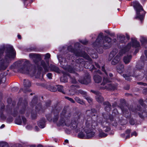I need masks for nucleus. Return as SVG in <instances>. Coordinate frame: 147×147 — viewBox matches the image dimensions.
Segmentation results:
<instances>
[{"instance_id":"obj_1","label":"nucleus","mask_w":147,"mask_h":147,"mask_svg":"<svg viewBox=\"0 0 147 147\" xmlns=\"http://www.w3.org/2000/svg\"><path fill=\"white\" fill-rule=\"evenodd\" d=\"M70 114L63 110L61 115V119L59 124L64 126H70L71 129H74L76 132H80L78 137L83 139H90L94 136V132L92 131V129L97 125L96 122L92 120L90 118L86 121L85 125H83L81 123H77L74 121L70 124V123L69 118Z\"/></svg>"},{"instance_id":"obj_2","label":"nucleus","mask_w":147,"mask_h":147,"mask_svg":"<svg viewBox=\"0 0 147 147\" xmlns=\"http://www.w3.org/2000/svg\"><path fill=\"white\" fill-rule=\"evenodd\" d=\"M16 52L13 47L10 48L6 53L5 57L0 59V70H5L9 65L11 59H13Z\"/></svg>"},{"instance_id":"obj_3","label":"nucleus","mask_w":147,"mask_h":147,"mask_svg":"<svg viewBox=\"0 0 147 147\" xmlns=\"http://www.w3.org/2000/svg\"><path fill=\"white\" fill-rule=\"evenodd\" d=\"M103 33H101L99 34L96 42L100 44L105 49H107L110 47L111 45V39L107 36L103 37Z\"/></svg>"},{"instance_id":"obj_4","label":"nucleus","mask_w":147,"mask_h":147,"mask_svg":"<svg viewBox=\"0 0 147 147\" xmlns=\"http://www.w3.org/2000/svg\"><path fill=\"white\" fill-rule=\"evenodd\" d=\"M133 5L136 11L135 18L142 20L144 19L145 14L142 6L136 1L133 2Z\"/></svg>"},{"instance_id":"obj_5","label":"nucleus","mask_w":147,"mask_h":147,"mask_svg":"<svg viewBox=\"0 0 147 147\" xmlns=\"http://www.w3.org/2000/svg\"><path fill=\"white\" fill-rule=\"evenodd\" d=\"M131 42H132L128 43L126 47L121 50L119 53V54L120 55H122L123 53H125L126 52L128 51L131 46L135 47H138L140 46L139 43L137 40L136 38H132Z\"/></svg>"},{"instance_id":"obj_6","label":"nucleus","mask_w":147,"mask_h":147,"mask_svg":"<svg viewBox=\"0 0 147 147\" xmlns=\"http://www.w3.org/2000/svg\"><path fill=\"white\" fill-rule=\"evenodd\" d=\"M109 82L107 78L104 77L102 83L101 84V85L103 86L101 87V88L114 90L116 88L117 86V84H113Z\"/></svg>"},{"instance_id":"obj_7","label":"nucleus","mask_w":147,"mask_h":147,"mask_svg":"<svg viewBox=\"0 0 147 147\" xmlns=\"http://www.w3.org/2000/svg\"><path fill=\"white\" fill-rule=\"evenodd\" d=\"M68 50L69 51L73 52L76 56H80L84 57V58L88 60L90 63H91L92 61L91 59L89 57V56L85 52H83L80 53V51H75L73 49H72V47L71 46H69L68 47Z\"/></svg>"},{"instance_id":"obj_8","label":"nucleus","mask_w":147,"mask_h":147,"mask_svg":"<svg viewBox=\"0 0 147 147\" xmlns=\"http://www.w3.org/2000/svg\"><path fill=\"white\" fill-rule=\"evenodd\" d=\"M67 71L70 72L71 74L68 75V76L71 78V81L72 83H76V79L78 80L79 77L77 74L75 73V71L71 67H69L67 69Z\"/></svg>"},{"instance_id":"obj_9","label":"nucleus","mask_w":147,"mask_h":147,"mask_svg":"<svg viewBox=\"0 0 147 147\" xmlns=\"http://www.w3.org/2000/svg\"><path fill=\"white\" fill-rule=\"evenodd\" d=\"M28 62V61H26L24 65L21 66L18 68V71L22 73H29L31 69L30 67H28L27 65Z\"/></svg>"},{"instance_id":"obj_10","label":"nucleus","mask_w":147,"mask_h":147,"mask_svg":"<svg viewBox=\"0 0 147 147\" xmlns=\"http://www.w3.org/2000/svg\"><path fill=\"white\" fill-rule=\"evenodd\" d=\"M92 92L96 95V100L99 102H101L103 101V98L101 96L100 94L98 92L94 90L91 91Z\"/></svg>"},{"instance_id":"obj_11","label":"nucleus","mask_w":147,"mask_h":147,"mask_svg":"<svg viewBox=\"0 0 147 147\" xmlns=\"http://www.w3.org/2000/svg\"><path fill=\"white\" fill-rule=\"evenodd\" d=\"M90 77L88 75L83 78V79L78 80L79 81L81 84H87L90 82Z\"/></svg>"},{"instance_id":"obj_12","label":"nucleus","mask_w":147,"mask_h":147,"mask_svg":"<svg viewBox=\"0 0 147 147\" xmlns=\"http://www.w3.org/2000/svg\"><path fill=\"white\" fill-rule=\"evenodd\" d=\"M101 125L103 127L104 130L105 132H108L110 130V127H108L109 123L106 121H102L101 123Z\"/></svg>"},{"instance_id":"obj_13","label":"nucleus","mask_w":147,"mask_h":147,"mask_svg":"<svg viewBox=\"0 0 147 147\" xmlns=\"http://www.w3.org/2000/svg\"><path fill=\"white\" fill-rule=\"evenodd\" d=\"M129 38V36L126 34V36H124V35H120L119 38L120 40V42L122 43H125L127 41Z\"/></svg>"},{"instance_id":"obj_14","label":"nucleus","mask_w":147,"mask_h":147,"mask_svg":"<svg viewBox=\"0 0 147 147\" xmlns=\"http://www.w3.org/2000/svg\"><path fill=\"white\" fill-rule=\"evenodd\" d=\"M131 58V56L130 55L125 56L123 59L124 62L125 64L128 63L130 61Z\"/></svg>"},{"instance_id":"obj_15","label":"nucleus","mask_w":147,"mask_h":147,"mask_svg":"<svg viewBox=\"0 0 147 147\" xmlns=\"http://www.w3.org/2000/svg\"><path fill=\"white\" fill-rule=\"evenodd\" d=\"M45 119H43L42 120L39 121L38 122V126L41 128H43L45 127Z\"/></svg>"},{"instance_id":"obj_16","label":"nucleus","mask_w":147,"mask_h":147,"mask_svg":"<svg viewBox=\"0 0 147 147\" xmlns=\"http://www.w3.org/2000/svg\"><path fill=\"white\" fill-rule=\"evenodd\" d=\"M24 89H26L27 87H29L31 86L30 82L29 80H24Z\"/></svg>"},{"instance_id":"obj_17","label":"nucleus","mask_w":147,"mask_h":147,"mask_svg":"<svg viewBox=\"0 0 147 147\" xmlns=\"http://www.w3.org/2000/svg\"><path fill=\"white\" fill-rule=\"evenodd\" d=\"M120 60L119 57L118 56H116L113 59L111 63L113 65H115Z\"/></svg>"},{"instance_id":"obj_18","label":"nucleus","mask_w":147,"mask_h":147,"mask_svg":"<svg viewBox=\"0 0 147 147\" xmlns=\"http://www.w3.org/2000/svg\"><path fill=\"white\" fill-rule=\"evenodd\" d=\"M94 79L95 82L96 83H99L102 80L101 78L98 75H95L94 76Z\"/></svg>"},{"instance_id":"obj_19","label":"nucleus","mask_w":147,"mask_h":147,"mask_svg":"<svg viewBox=\"0 0 147 147\" xmlns=\"http://www.w3.org/2000/svg\"><path fill=\"white\" fill-rule=\"evenodd\" d=\"M117 51L115 49L114 50H113L112 51L109 56V59L110 60H111L112 58L117 53Z\"/></svg>"},{"instance_id":"obj_20","label":"nucleus","mask_w":147,"mask_h":147,"mask_svg":"<svg viewBox=\"0 0 147 147\" xmlns=\"http://www.w3.org/2000/svg\"><path fill=\"white\" fill-rule=\"evenodd\" d=\"M124 66L122 65H119L117 67V70L118 72L120 73H121L123 71Z\"/></svg>"},{"instance_id":"obj_21","label":"nucleus","mask_w":147,"mask_h":147,"mask_svg":"<svg viewBox=\"0 0 147 147\" xmlns=\"http://www.w3.org/2000/svg\"><path fill=\"white\" fill-rule=\"evenodd\" d=\"M41 64L45 70L47 71L48 70V67L49 66L48 63H47L46 64L44 61H42L41 62Z\"/></svg>"},{"instance_id":"obj_22","label":"nucleus","mask_w":147,"mask_h":147,"mask_svg":"<svg viewBox=\"0 0 147 147\" xmlns=\"http://www.w3.org/2000/svg\"><path fill=\"white\" fill-rule=\"evenodd\" d=\"M51 69L52 70L57 73H60V71L58 67L54 65L51 66Z\"/></svg>"},{"instance_id":"obj_23","label":"nucleus","mask_w":147,"mask_h":147,"mask_svg":"<svg viewBox=\"0 0 147 147\" xmlns=\"http://www.w3.org/2000/svg\"><path fill=\"white\" fill-rule=\"evenodd\" d=\"M57 86V90L61 92L63 94L65 93V92L63 90V87L62 86L58 85Z\"/></svg>"},{"instance_id":"obj_24","label":"nucleus","mask_w":147,"mask_h":147,"mask_svg":"<svg viewBox=\"0 0 147 147\" xmlns=\"http://www.w3.org/2000/svg\"><path fill=\"white\" fill-rule=\"evenodd\" d=\"M69 94L70 95H73L75 94H78V93L76 90L74 89H72L70 90H69Z\"/></svg>"},{"instance_id":"obj_25","label":"nucleus","mask_w":147,"mask_h":147,"mask_svg":"<svg viewBox=\"0 0 147 147\" xmlns=\"http://www.w3.org/2000/svg\"><path fill=\"white\" fill-rule=\"evenodd\" d=\"M60 81L62 82H66L67 81V78L66 76H63L60 78Z\"/></svg>"},{"instance_id":"obj_26","label":"nucleus","mask_w":147,"mask_h":147,"mask_svg":"<svg viewBox=\"0 0 147 147\" xmlns=\"http://www.w3.org/2000/svg\"><path fill=\"white\" fill-rule=\"evenodd\" d=\"M140 40L141 42L143 43L147 42V39L143 36H141L140 37Z\"/></svg>"},{"instance_id":"obj_27","label":"nucleus","mask_w":147,"mask_h":147,"mask_svg":"<svg viewBox=\"0 0 147 147\" xmlns=\"http://www.w3.org/2000/svg\"><path fill=\"white\" fill-rule=\"evenodd\" d=\"M107 134L102 132L99 134V137L100 138H102L107 136Z\"/></svg>"},{"instance_id":"obj_28","label":"nucleus","mask_w":147,"mask_h":147,"mask_svg":"<svg viewBox=\"0 0 147 147\" xmlns=\"http://www.w3.org/2000/svg\"><path fill=\"white\" fill-rule=\"evenodd\" d=\"M0 147H8V146L7 144L3 142H0Z\"/></svg>"},{"instance_id":"obj_29","label":"nucleus","mask_w":147,"mask_h":147,"mask_svg":"<svg viewBox=\"0 0 147 147\" xmlns=\"http://www.w3.org/2000/svg\"><path fill=\"white\" fill-rule=\"evenodd\" d=\"M15 123L16 124L18 125H20L22 123V121L20 119H16L15 121Z\"/></svg>"},{"instance_id":"obj_30","label":"nucleus","mask_w":147,"mask_h":147,"mask_svg":"<svg viewBox=\"0 0 147 147\" xmlns=\"http://www.w3.org/2000/svg\"><path fill=\"white\" fill-rule=\"evenodd\" d=\"M75 100L79 103L82 104L83 103V102L78 97H76Z\"/></svg>"},{"instance_id":"obj_31","label":"nucleus","mask_w":147,"mask_h":147,"mask_svg":"<svg viewBox=\"0 0 147 147\" xmlns=\"http://www.w3.org/2000/svg\"><path fill=\"white\" fill-rule=\"evenodd\" d=\"M76 62L78 63H82L83 62L84 60L82 59L79 58L76 60Z\"/></svg>"},{"instance_id":"obj_32","label":"nucleus","mask_w":147,"mask_h":147,"mask_svg":"<svg viewBox=\"0 0 147 147\" xmlns=\"http://www.w3.org/2000/svg\"><path fill=\"white\" fill-rule=\"evenodd\" d=\"M130 131H131L129 129H128L126 131V134H128V135L126 136V138H129L130 135L129 134L130 132Z\"/></svg>"},{"instance_id":"obj_33","label":"nucleus","mask_w":147,"mask_h":147,"mask_svg":"<svg viewBox=\"0 0 147 147\" xmlns=\"http://www.w3.org/2000/svg\"><path fill=\"white\" fill-rule=\"evenodd\" d=\"M107 105L105 107V109L106 111L109 110L111 109V106L109 102H107Z\"/></svg>"},{"instance_id":"obj_34","label":"nucleus","mask_w":147,"mask_h":147,"mask_svg":"<svg viewBox=\"0 0 147 147\" xmlns=\"http://www.w3.org/2000/svg\"><path fill=\"white\" fill-rule=\"evenodd\" d=\"M50 57V55L49 53L46 54L45 56V59L46 60L47 59H49Z\"/></svg>"},{"instance_id":"obj_35","label":"nucleus","mask_w":147,"mask_h":147,"mask_svg":"<svg viewBox=\"0 0 147 147\" xmlns=\"http://www.w3.org/2000/svg\"><path fill=\"white\" fill-rule=\"evenodd\" d=\"M65 98L67 99V100H69L70 101H71L72 103H74V100L71 98H70L68 97L65 96Z\"/></svg>"},{"instance_id":"obj_36","label":"nucleus","mask_w":147,"mask_h":147,"mask_svg":"<svg viewBox=\"0 0 147 147\" xmlns=\"http://www.w3.org/2000/svg\"><path fill=\"white\" fill-rule=\"evenodd\" d=\"M29 57L30 58H32L33 57H38V56L36 54L31 53L29 54Z\"/></svg>"},{"instance_id":"obj_37","label":"nucleus","mask_w":147,"mask_h":147,"mask_svg":"<svg viewBox=\"0 0 147 147\" xmlns=\"http://www.w3.org/2000/svg\"><path fill=\"white\" fill-rule=\"evenodd\" d=\"M1 118L2 120H4L6 119L3 113L1 114Z\"/></svg>"},{"instance_id":"obj_38","label":"nucleus","mask_w":147,"mask_h":147,"mask_svg":"<svg viewBox=\"0 0 147 147\" xmlns=\"http://www.w3.org/2000/svg\"><path fill=\"white\" fill-rule=\"evenodd\" d=\"M22 120L23 121V123L24 124H26V119L24 117H22Z\"/></svg>"},{"instance_id":"obj_39","label":"nucleus","mask_w":147,"mask_h":147,"mask_svg":"<svg viewBox=\"0 0 147 147\" xmlns=\"http://www.w3.org/2000/svg\"><path fill=\"white\" fill-rule=\"evenodd\" d=\"M47 77L49 79L52 78V74L51 73H49L47 75Z\"/></svg>"},{"instance_id":"obj_40","label":"nucleus","mask_w":147,"mask_h":147,"mask_svg":"<svg viewBox=\"0 0 147 147\" xmlns=\"http://www.w3.org/2000/svg\"><path fill=\"white\" fill-rule=\"evenodd\" d=\"M89 62L88 61H86L85 62V63L84 65V66L86 68H89V66H87L86 65L87 64H88Z\"/></svg>"},{"instance_id":"obj_41","label":"nucleus","mask_w":147,"mask_h":147,"mask_svg":"<svg viewBox=\"0 0 147 147\" xmlns=\"http://www.w3.org/2000/svg\"><path fill=\"white\" fill-rule=\"evenodd\" d=\"M86 99L89 103H90L92 102V100L90 98L87 97Z\"/></svg>"},{"instance_id":"obj_42","label":"nucleus","mask_w":147,"mask_h":147,"mask_svg":"<svg viewBox=\"0 0 147 147\" xmlns=\"http://www.w3.org/2000/svg\"><path fill=\"white\" fill-rule=\"evenodd\" d=\"M57 57H58V60L61 63L63 61H62L61 60V59H62V58L60 56H58Z\"/></svg>"},{"instance_id":"obj_43","label":"nucleus","mask_w":147,"mask_h":147,"mask_svg":"<svg viewBox=\"0 0 147 147\" xmlns=\"http://www.w3.org/2000/svg\"><path fill=\"white\" fill-rule=\"evenodd\" d=\"M17 111H14L13 113H11V115L14 117H15L17 115Z\"/></svg>"},{"instance_id":"obj_44","label":"nucleus","mask_w":147,"mask_h":147,"mask_svg":"<svg viewBox=\"0 0 147 147\" xmlns=\"http://www.w3.org/2000/svg\"><path fill=\"white\" fill-rule=\"evenodd\" d=\"M102 71H103L104 72V73L106 74V75H107V72L105 71V68H104V67L103 66H102Z\"/></svg>"},{"instance_id":"obj_45","label":"nucleus","mask_w":147,"mask_h":147,"mask_svg":"<svg viewBox=\"0 0 147 147\" xmlns=\"http://www.w3.org/2000/svg\"><path fill=\"white\" fill-rule=\"evenodd\" d=\"M137 133L135 131H134V132L132 133L131 134V136H137Z\"/></svg>"},{"instance_id":"obj_46","label":"nucleus","mask_w":147,"mask_h":147,"mask_svg":"<svg viewBox=\"0 0 147 147\" xmlns=\"http://www.w3.org/2000/svg\"><path fill=\"white\" fill-rule=\"evenodd\" d=\"M123 76L126 80H128V79L129 77L127 76L126 74H123Z\"/></svg>"},{"instance_id":"obj_47","label":"nucleus","mask_w":147,"mask_h":147,"mask_svg":"<svg viewBox=\"0 0 147 147\" xmlns=\"http://www.w3.org/2000/svg\"><path fill=\"white\" fill-rule=\"evenodd\" d=\"M58 119V117H56L55 118H55L53 119V121L54 122L56 121Z\"/></svg>"},{"instance_id":"obj_48","label":"nucleus","mask_w":147,"mask_h":147,"mask_svg":"<svg viewBox=\"0 0 147 147\" xmlns=\"http://www.w3.org/2000/svg\"><path fill=\"white\" fill-rule=\"evenodd\" d=\"M13 119L12 118H11V119L9 120L8 119H7V121L8 122H11L12 121Z\"/></svg>"},{"instance_id":"obj_49","label":"nucleus","mask_w":147,"mask_h":147,"mask_svg":"<svg viewBox=\"0 0 147 147\" xmlns=\"http://www.w3.org/2000/svg\"><path fill=\"white\" fill-rule=\"evenodd\" d=\"M3 49L2 50H0V55L1 54H3Z\"/></svg>"},{"instance_id":"obj_50","label":"nucleus","mask_w":147,"mask_h":147,"mask_svg":"<svg viewBox=\"0 0 147 147\" xmlns=\"http://www.w3.org/2000/svg\"><path fill=\"white\" fill-rule=\"evenodd\" d=\"M40 108H41V106L40 105H39L38 106V107L36 106V109H39Z\"/></svg>"},{"instance_id":"obj_51","label":"nucleus","mask_w":147,"mask_h":147,"mask_svg":"<svg viewBox=\"0 0 147 147\" xmlns=\"http://www.w3.org/2000/svg\"><path fill=\"white\" fill-rule=\"evenodd\" d=\"M130 124L131 125H134V121H131L130 122Z\"/></svg>"},{"instance_id":"obj_52","label":"nucleus","mask_w":147,"mask_h":147,"mask_svg":"<svg viewBox=\"0 0 147 147\" xmlns=\"http://www.w3.org/2000/svg\"><path fill=\"white\" fill-rule=\"evenodd\" d=\"M138 84H143V85L144 86L146 84L144 83H142V82H139V83H138Z\"/></svg>"},{"instance_id":"obj_53","label":"nucleus","mask_w":147,"mask_h":147,"mask_svg":"<svg viewBox=\"0 0 147 147\" xmlns=\"http://www.w3.org/2000/svg\"><path fill=\"white\" fill-rule=\"evenodd\" d=\"M95 65H96V66L97 67H98V68H100V66L98 65V64L96 63Z\"/></svg>"},{"instance_id":"obj_54","label":"nucleus","mask_w":147,"mask_h":147,"mask_svg":"<svg viewBox=\"0 0 147 147\" xmlns=\"http://www.w3.org/2000/svg\"><path fill=\"white\" fill-rule=\"evenodd\" d=\"M5 127V125L4 124H3L1 125V126L0 127V128L2 129L4 128Z\"/></svg>"},{"instance_id":"obj_55","label":"nucleus","mask_w":147,"mask_h":147,"mask_svg":"<svg viewBox=\"0 0 147 147\" xmlns=\"http://www.w3.org/2000/svg\"><path fill=\"white\" fill-rule=\"evenodd\" d=\"M79 92L80 93H81V94H84V92L82 90H80L79 91Z\"/></svg>"},{"instance_id":"obj_56","label":"nucleus","mask_w":147,"mask_h":147,"mask_svg":"<svg viewBox=\"0 0 147 147\" xmlns=\"http://www.w3.org/2000/svg\"><path fill=\"white\" fill-rule=\"evenodd\" d=\"M144 53H145V54L146 55V57L147 58V51H145L144 52Z\"/></svg>"},{"instance_id":"obj_57","label":"nucleus","mask_w":147,"mask_h":147,"mask_svg":"<svg viewBox=\"0 0 147 147\" xmlns=\"http://www.w3.org/2000/svg\"><path fill=\"white\" fill-rule=\"evenodd\" d=\"M127 112H126L124 111H123V112L124 115H125V113Z\"/></svg>"},{"instance_id":"obj_58","label":"nucleus","mask_w":147,"mask_h":147,"mask_svg":"<svg viewBox=\"0 0 147 147\" xmlns=\"http://www.w3.org/2000/svg\"><path fill=\"white\" fill-rule=\"evenodd\" d=\"M145 77L146 78V79L147 80V72L144 75Z\"/></svg>"},{"instance_id":"obj_59","label":"nucleus","mask_w":147,"mask_h":147,"mask_svg":"<svg viewBox=\"0 0 147 147\" xmlns=\"http://www.w3.org/2000/svg\"><path fill=\"white\" fill-rule=\"evenodd\" d=\"M18 37L19 39H20L21 38V36L20 35H18Z\"/></svg>"},{"instance_id":"obj_60","label":"nucleus","mask_w":147,"mask_h":147,"mask_svg":"<svg viewBox=\"0 0 147 147\" xmlns=\"http://www.w3.org/2000/svg\"><path fill=\"white\" fill-rule=\"evenodd\" d=\"M81 42L84 44H85L87 43V42Z\"/></svg>"},{"instance_id":"obj_61","label":"nucleus","mask_w":147,"mask_h":147,"mask_svg":"<svg viewBox=\"0 0 147 147\" xmlns=\"http://www.w3.org/2000/svg\"><path fill=\"white\" fill-rule=\"evenodd\" d=\"M65 142L66 143H68V140H65Z\"/></svg>"},{"instance_id":"obj_62","label":"nucleus","mask_w":147,"mask_h":147,"mask_svg":"<svg viewBox=\"0 0 147 147\" xmlns=\"http://www.w3.org/2000/svg\"><path fill=\"white\" fill-rule=\"evenodd\" d=\"M109 76L110 77H112L113 76V74H110Z\"/></svg>"},{"instance_id":"obj_63","label":"nucleus","mask_w":147,"mask_h":147,"mask_svg":"<svg viewBox=\"0 0 147 147\" xmlns=\"http://www.w3.org/2000/svg\"><path fill=\"white\" fill-rule=\"evenodd\" d=\"M3 80H4V82H5L6 80L5 78H3Z\"/></svg>"},{"instance_id":"obj_64","label":"nucleus","mask_w":147,"mask_h":147,"mask_svg":"<svg viewBox=\"0 0 147 147\" xmlns=\"http://www.w3.org/2000/svg\"><path fill=\"white\" fill-rule=\"evenodd\" d=\"M23 111H24V110H23ZM24 112H21V111H20V113H24Z\"/></svg>"}]
</instances>
